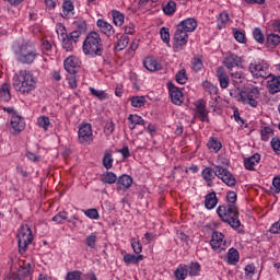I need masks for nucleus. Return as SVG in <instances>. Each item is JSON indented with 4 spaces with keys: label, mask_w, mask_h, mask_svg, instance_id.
Wrapping results in <instances>:
<instances>
[{
    "label": "nucleus",
    "mask_w": 280,
    "mask_h": 280,
    "mask_svg": "<svg viewBox=\"0 0 280 280\" xmlns=\"http://www.w3.org/2000/svg\"><path fill=\"white\" fill-rule=\"evenodd\" d=\"M82 51L84 56H91V58H97L104 54V43L100 33L92 31L83 40Z\"/></svg>",
    "instance_id": "1"
},
{
    "label": "nucleus",
    "mask_w": 280,
    "mask_h": 280,
    "mask_svg": "<svg viewBox=\"0 0 280 280\" xmlns=\"http://www.w3.org/2000/svg\"><path fill=\"white\" fill-rule=\"evenodd\" d=\"M217 213L222 222L229 224L232 229H240L242 222L240 221V210L236 205L219 206Z\"/></svg>",
    "instance_id": "2"
},
{
    "label": "nucleus",
    "mask_w": 280,
    "mask_h": 280,
    "mask_svg": "<svg viewBox=\"0 0 280 280\" xmlns=\"http://www.w3.org/2000/svg\"><path fill=\"white\" fill-rule=\"evenodd\" d=\"M13 88L19 93H32L36 89V81L34 80V74L26 70H21L13 77Z\"/></svg>",
    "instance_id": "3"
},
{
    "label": "nucleus",
    "mask_w": 280,
    "mask_h": 280,
    "mask_svg": "<svg viewBox=\"0 0 280 280\" xmlns=\"http://www.w3.org/2000/svg\"><path fill=\"white\" fill-rule=\"evenodd\" d=\"M20 255H25L27 246L34 241V235L28 225H22L16 235Z\"/></svg>",
    "instance_id": "4"
},
{
    "label": "nucleus",
    "mask_w": 280,
    "mask_h": 280,
    "mask_svg": "<svg viewBox=\"0 0 280 280\" xmlns=\"http://www.w3.org/2000/svg\"><path fill=\"white\" fill-rule=\"evenodd\" d=\"M240 100L243 104L252 106V108H257L259 102V88L254 86L249 91H240Z\"/></svg>",
    "instance_id": "5"
},
{
    "label": "nucleus",
    "mask_w": 280,
    "mask_h": 280,
    "mask_svg": "<svg viewBox=\"0 0 280 280\" xmlns=\"http://www.w3.org/2000/svg\"><path fill=\"white\" fill-rule=\"evenodd\" d=\"M214 174L228 187H235V185H237V179L235 178V176H233V173L230 172L229 168H224L223 166L217 165Z\"/></svg>",
    "instance_id": "6"
},
{
    "label": "nucleus",
    "mask_w": 280,
    "mask_h": 280,
    "mask_svg": "<svg viewBox=\"0 0 280 280\" xmlns=\"http://www.w3.org/2000/svg\"><path fill=\"white\" fill-rule=\"evenodd\" d=\"M19 60L20 62H23V65H32V62L36 60V54H34V46L30 43L21 46Z\"/></svg>",
    "instance_id": "7"
},
{
    "label": "nucleus",
    "mask_w": 280,
    "mask_h": 280,
    "mask_svg": "<svg viewBox=\"0 0 280 280\" xmlns=\"http://www.w3.org/2000/svg\"><path fill=\"white\" fill-rule=\"evenodd\" d=\"M249 71L254 78H270V72L268 71V65L265 61H254L249 65Z\"/></svg>",
    "instance_id": "8"
},
{
    "label": "nucleus",
    "mask_w": 280,
    "mask_h": 280,
    "mask_svg": "<svg viewBox=\"0 0 280 280\" xmlns=\"http://www.w3.org/2000/svg\"><path fill=\"white\" fill-rule=\"evenodd\" d=\"M78 135L79 143H81V145H91L93 142V127L91 124L81 125Z\"/></svg>",
    "instance_id": "9"
},
{
    "label": "nucleus",
    "mask_w": 280,
    "mask_h": 280,
    "mask_svg": "<svg viewBox=\"0 0 280 280\" xmlns=\"http://www.w3.org/2000/svg\"><path fill=\"white\" fill-rule=\"evenodd\" d=\"M243 63H244V59L233 52H228L223 62L224 67H226L229 71H233L235 67H238L242 69Z\"/></svg>",
    "instance_id": "10"
},
{
    "label": "nucleus",
    "mask_w": 280,
    "mask_h": 280,
    "mask_svg": "<svg viewBox=\"0 0 280 280\" xmlns=\"http://www.w3.org/2000/svg\"><path fill=\"white\" fill-rule=\"evenodd\" d=\"M210 246L217 253H222L224 246H226V241H224V234L222 232H213L210 240Z\"/></svg>",
    "instance_id": "11"
},
{
    "label": "nucleus",
    "mask_w": 280,
    "mask_h": 280,
    "mask_svg": "<svg viewBox=\"0 0 280 280\" xmlns=\"http://www.w3.org/2000/svg\"><path fill=\"white\" fill-rule=\"evenodd\" d=\"M167 88L171 95V102H173L176 106H180L183 102L185 101V96L183 95V92L174 85V83L168 82Z\"/></svg>",
    "instance_id": "12"
},
{
    "label": "nucleus",
    "mask_w": 280,
    "mask_h": 280,
    "mask_svg": "<svg viewBox=\"0 0 280 280\" xmlns=\"http://www.w3.org/2000/svg\"><path fill=\"white\" fill-rule=\"evenodd\" d=\"M196 117L200 119V121H207L209 124V112L207 110V103L205 101H197L196 104Z\"/></svg>",
    "instance_id": "13"
},
{
    "label": "nucleus",
    "mask_w": 280,
    "mask_h": 280,
    "mask_svg": "<svg viewBox=\"0 0 280 280\" xmlns=\"http://www.w3.org/2000/svg\"><path fill=\"white\" fill-rule=\"evenodd\" d=\"M132 177L130 175H121L118 177L117 183H116V189L118 191H128L132 187Z\"/></svg>",
    "instance_id": "14"
},
{
    "label": "nucleus",
    "mask_w": 280,
    "mask_h": 280,
    "mask_svg": "<svg viewBox=\"0 0 280 280\" xmlns=\"http://www.w3.org/2000/svg\"><path fill=\"white\" fill-rule=\"evenodd\" d=\"M63 67L70 75H75L78 69H80V63L78 62V58L70 56L63 61Z\"/></svg>",
    "instance_id": "15"
},
{
    "label": "nucleus",
    "mask_w": 280,
    "mask_h": 280,
    "mask_svg": "<svg viewBox=\"0 0 280 280\" xmlns=\"http://www.w3.org/2000/svg\"><path fill=\"white\" fill-rule=\"evenodd\" d=\"M32 275V265L27 264L25 267H20L19 272H12L4 280H21V277H30Z\"/></svg>",
    "instance_id": "16"
},
{
    "label": "nucleus",
    "mask_w": 280,
    "mask_h": 280,
    "mask_svg": "<svg viewBox=\"0 0 280 280\" xmlns=\"http://www.w3.org/2000/svg\"><path fill=\"white\" fill-rule=\"evenodd\" d=\"M11 127L13 132H23L25 130V118L14 113L11 117Z\"/></svg>",
    "instance_id": "17"
},
{
    "label": "nucleus",
    "mask_w": 280,
    "mask_h": 280,
    "mask_svg": "<svg viewBox=\"0 0 280 280\" xmlns=\"http://www.w3.org/2000/svg\"><path fill=\"white\" fill-rule=\"evenodd\" d=\"M96 25L107 38L115 36V28L107 21L100 19L97 20Z\"/></svg>",
    "instance_id": "18"
},
{
    "label": "nucleus",
    "mask_w": 280,
    "mask_h": 280,
    "mask_svg": "<svg viewBox=\"0 0 280 280\" xmlns=\"http://www.w3.org/2000/svg\"><path fill=\"white\" fill-rule=\"evenodd\" d=\"M187 33V31L180 28V26H177L174 35V40L177 45H179V47H184V45H187L189 40V35Z\"/></svg>",
    "instance_id": "19"
},
{
    "label": "nucleus",
    "mask_w": 280,
    "mask_h": 280,
    "mask_svg": "<svg viewBox=\"0 0 280 280\" xmlns=\"http://www.w3.org/2000/svg\"><path fill=\"white\" fill-rule=\"evenodd\" d=\"M177 26L188 33L196 32V28L198 27V22L194 18H188L182 21Z\"/></svg>",
    "instance_id": "20"
},
{
    "label": "nucleus",
    "mask_w": 280,
    "mask_h": 280,
    "mask_svg": "<svg viewBox=\"0 0 280 280\" xmlns=\"http://www.w3.org/2000/svg\"><path fill=\"white\" fill-rule=\"evenodd\" d=\"M218 80L220 82L221 89H229V84L231 79H229V74L224 71V67H219L217 70Z\"/></svg>",
    "instance_id": "21"
},
{
    "label": "nucleus",
    "mask_w": 280,
    "mask_h": 280,
    "mask_svg": "<svg viewBox=\"0 0 280 280\" xmlns=\"http://www.w3.org/2000/svg\"><path fill=\"white\" fill-rule=\"evenodd\" d=\"M259 161H261V155L259 153H255L254 155L244 160L245 168L253 172L255 170V165H257Z\"/></svg>",
    "instance_id": "22"
},
{
    "label": "nucleus",
    "mask_w": 280,
    "mask_h": 280,
    "mask_svg": "<svg viewBox=\"0 0 280 280\" xmlns=\"http://www.w3.org/2000/svg\"><path fill=\"white\" fill-rule=\"evenodd\" d=\"M128 121H129V129L131 130H135L137 126H145V120L143 119V117L137 114L129 115Z\"/></svg>",
    "instance_id": "23"
},
{
    "label": "nucleus",
    "mask_w": 280,
    "mask_h": 280,
    "mask_svg": "<svg viewBox=\"0 0 280 280\" xmlns=\"http://www.w3.org/2000/svg\"><path fill=\"white\" fill-rule=\"evenodd\" d=\"M267 89L270 95H275V93H280V77H272V79L267 82Z\"/></svg>",
    "instance_id": "24"
},
{
    "label": "nucleus",
    "mask_w": 280,
    "mask_h": 280,
    "mask_svg": "<svg viewBox=\"0 0 280 280\" xmlns=\"http://www.w3.org/2000/svg\"><path fill=\"white\" fill-rule=\"evenodd\" d=\"M218 206V196L215 195V191L209 192L205 197V207L206 209H215Z\"/></svg>",
    "instance_id": "25"
},
{
    "label": "nucleus",
    "mask_w": 280,
    "mask_h": 280,
    "mask_svg": "<svg viewBox=\"0 0 280 280\" xmlns=\"http://www.w3.org/2000/svg\"><path fill=\"white\" fill-rule=\"evenodd\" d=\"M143 65L148 71H161L163 69L161 63L156 62L152 57L145 58Z\"/></svg>",
    "instance_id": "26"
},
{
    "label": "nucleus",
    "mask_w": 280,
    "mask_h": 280,
    "mask_svg": "<svg viewBox=\"0 0 280 280\" xmlns=\"http://www.w3.org/2000/svg\"><path fill=\"white\" fill-rule=\"evenodd\" d=\"M201 176H202L203 180H206V183H209L208 187H211V183L213 182V178H215V166H214V168L206 167L201 172Z\"/></svg>",
    "instance_id": "27"
},
{
    "label": "nucleus",
    "mask_w": 280,
    "mask_h": 280,
    "mask_svg": "<svg viewBox=\"0 0 280 280\" xmlns=\"http://www.w3.org/2000/svg\"><path fill=\"white\" fill-rule=\"evenodd\" d=\"M128 43H130V37L128 35H121L114 46L115 51H124L128 47Z\"/></svg>",
    "instance_id": "28"
},
{
    "label": "nucleus",
    "mask_w": 280,
    "mask_h": 280,
    "mask_svg": "<svg viewBox=\"0 0 280 280\" xmlns=\"http://www.w3.org/2000/svg\"><path fill=\"white\" fill-rule=\"evenodd\" d=\"M189 275V269L185 265H179L178 268L174 271L176 280H185Z\"/></svg>",
    "instance_id": "29"
},
{
    "label": "nucleus",
    "mask_w": 280,
    "mask_h": 280,
    "mask_svg": "<svg viewBox=\"0 0 280 280\" xmlns=\"http://www.w3.org/2000/svg\"><path fill=\"white\" fill-rule=\"evenodd\" d=\"M0 100L1 102H10L12 94L10 93V84L4 83L0 88Z\"/></svg>",
    "instance_id": "30"
},
{
    "label": "nucleus",
    "mask_w": 280,
    "mask_h": 280,
    "mask_svg": "<svg viewBox=\"0 0 280 280\" xmlns=\"http://www.w3.org/2000/svg\"><path fill=\"white\" fill-rule=\"evenodd\" d=\"M207 145L210 150H212V152H220V150H222V142L214 137L209 139Z\"/></svg>",
    "instance_id": "31"
},
{
    "label": "nucleus",
    "mask_w": 280,
    "mask_h": 280,
    "mask_svg": "<svg viewBox=\"0 0 280 280\" xmlns=\"http://www.w3.org/2000/svg\"><path fill=\"white\" fill-rule=\"evenodd\" d=\"M228 259H229V264H232V266H235V264L240 261V252H237V249L233 247L230 248L228 252Z\"/></svg>",
    "instance_id": "32"
},
{
    "label": "nucleus",
    "mask_w": 280,
    "mask_h": 280,
    "mask_svg": "<svg viewBox=\"0 0 280 280\" xmlns=\"http://www.w3.org/2000/svg\"><path fill=\"white\" fill-rule=\"evenodd\" d=\"M229 21H231V19L229 18V13L226 12H222L219 14L218 16V28L219 30H224V27H226V23H229Z\"/></svg>",
    "instance_id": "33"
},
{
    "label": "nucleus",
    "mask_w": 280,
    "mask_h": 280,
    "mask_svg": "<svg viewBox=\"0 0 280 280\" xmlns=\"http://www.w3.org/2000/svg\"><path fill=\"white\" fill-rule=\"evenodd\" d=\"M230 75L232 78V81L235 84H242L244 82V80H246V77L244 75V72L242 71H230Z\"/></svg>",
    "instance_id": "34"
},
{
    "label": "nucleus",
    "mask_w": 280,
    "mask_h": 280,
    "mask_svg": "<svg viewBox=\"0 0 280 280\" xmlns=\"http://www.w3.org/2000/svg\"><path fill=\"white\" fill-rule=\"evenodd\" d=\"M163 12L167 16L174 15V12H176V2L174 0H170L164 7Z\"/></svg>",
    "instance_id": "35"
},
{
    "label": "nucleus",
    "mask_w": 280,
    "mask_h": 280,
    "mask_svg": "<svg viewBox=\"0 0 280 280\" xmlns=\"http://www.w3.org/2000/svg\"><path fill=\"white\" fill-rule=\"evenodd\" d=\"M125 264H139V261H143V255H132V254H126L124 256Z\"/></svg>",
    "instance_id": "36"
},
{
    "label": "nucleus",
    "mask_w": 280,
    "mask_h": 280,
    "mask_svg": "<svg viewBox=\"0 0 280 280\" xmlns=\"http://www.w3.org/2000/svg\"><path fill=\"white\" fill-rule=\"evenodd\" d=\"M117 175L113 172H106L102 177V182L107 185H114V183H117Z\"/></svg>",
    "instance_id": "37"
},
{
    "label": "nucleus",
    "mask_w": 280,
    "mask_h": 280,
    "mask_svg": "<svg viewBox=\"0 0 280 280\" xmlns=\"http://www.w3.org/2000/svg\"><path fill=\"white\" fill-rule=\"evenodd\" d=\"M37 124L39 128H43V130H49V127L51 126V120L47 116H39L37 118Z\"/></svg>",
    "instance_id": "38"
},
{
    "label": "nucleus",
    "mask_w": 280,
    "mask_h": 280,
    "mask_svg": "<svg viewBox=\"0 0 280 280\" xmlns=\"http://www.w3.org/2000/svg\"><path fill=\"white\" fill-rule=\"evenodd\" d=\"M145 96H133L131 97V106L133 108H141V106H145Z\"/></svg>",
    "instance_id": "39"
},
{
    "label": "nucleus",
    "mask_w": 280,
    "mask_h": 280,
    "mask_svg": "<svg viewBox=\"0 0 280 280\" xmlns=\"http://www.w3.org/2000/svg\"><path fill=\"white\" fill-rule=\"evenodd\" d=\"M61 45L66 51H73V45H75V43H73V39H71L68 35L61 38Z\"/></svg>",
    "instance_id": "40"
},
{
    "label": "nucleus",
    "mask_w": 280,
    "mask_h": 280,
    "mask_svg": "<svg viewBox=\"0 0 280 280\" xmlns=\"http://www.w3.org/2000/svg\"><path fill=\"white\" fill-rule=\"evenodd\" d=\"M280 44V36L278 34H269L267 36L268 47H277Z\"/></svg>",
    "instance_id": "41"
},
{
    "label": "nucleus",
    "mask_w": 280,
    "mask_h": 280,
    "mask_svg": "<svg viewBox=\"0 0 280 280\" xmlns=\"http://www.w3.org/2000/svg\"><path fill=\"white\" fill-rule=\"evenodd\" d=\"M90 92L97 100H108V94L104 90H97L95 88H90Z\"/></svg>",
    "instance_id": "42"
},
{
    "label": "nucleus",
    "mask_w": 280,
    "mask_h": 280,
    "mask_svg": "<svg viewBox=\"0 0 280 280\" xmlns=\"http://www.w3.org/2000/svg\"><path fill=\"white\" fill-rule=\"evenodd\" d=\"M113 15V21L115 23V25H118V27H121V25H124V14L119 11H113L112 12Z\"/></svg>",
    "instance_id": "43"
},
{
    "label": "nucleus",
    "mask_w": 280,
    "mask_h": 280,
    "mask_svg": "<svg viewBox=\"0 0 280 280\" xmlns=\"http://www.w3.org/2000/svg\"><path fill=\"white\" fill-rule=\"evenodd\" d=\"M189 277H198L200 275V264L191 262L188 268Z\"/></svg>",
    "instance_id": "44"
},
{
    "label": "nucleus",
    "mask_w": 280,
    "mask_h": 280,
    "mask_svg": "<svg viewBox=\"0 0 280 280\" xmlns=\"http://www.w3.org/2000/svg\"><path fill=\"white\" fill-rule=\"evenodd\" d=\"M113 154L106 152L104 158H103V165L105 170H110L113 167Z\"/></svg>",
    "instance_id": "45"
},
{
    "label": "nucleus",
    "mask_w": 280,
    "mask_h": 280,
    "mask_svg": "<svg viewBox=\"0 0 280 280\" xmlns=\"http://www.w3.org/2000/svg\"><path fill=\"white\" fill-rule=\"evenodd\" d=\"M191 65H192L191 69L196 73H198V71H202L203 63H202V59H200V57H195L192 59Z\"/></svg>",
    "instance_id": "46"
},
{
    "label": "nucleus",
    "mask_w": 280,
    "mask_h": 280,
    "mask_svg": "<svg viewBox=\"0 0 280 280\" xmlns=\"http://www.w3.org/2000/svg\"><path fill=\"white\" fill-rule=\"evenodd\" d=\"M176 82L178 84H187V70L182 69L176 73Z\"/></svg>",
    "instance_id": "47"
},
{
    "label": "nucleus",
    "mask_w": 280,
    "mask_h": 280,
    "mask_svg": "<svg viewBox=\"0 0 280 280\" xmlns=\"http://www.w3.org/2000/svg\"><path fill=\"white\" fill-rule=\"evenodd\" d=\"M131 248L136 255H140V253L143 250V245H141V241L133 238L131 240Z\"/></svg>",
    "instance_id": "48"
},
{
    "label": "nucleus",
    "mask_w": 280,
    "mask_h": 280,
    "mask_svg": "<svg viewBox=\"0 0 280 280\" xmlns=\"http://www.w3.org/2000/svg\"><path fill=\"white\" fill-rule=\"evenodd\" d=\"M63 16H71L73 14V2L66 1L63 2Z\"/></svg>",
    "instance_id": "49"
},
{
    "label": "nucleus",
    "mask_w": 280,
    "mask_h": 280,
    "mask_svg": "<svg viewBox=\"0 0 280 280\" xmlns=\"http://www.w3.org/2000/svg\"><path fill=\"white\" fill-rule=\"evenodd\" d=\"M56 32L61 39L69 36V34L67 33V27H65V24L62 23H58L56 25Z\"/></svg>",
    "instance_id": "50"
},
{
    "label": "nucleus",
    "mask_w": 280,
    "mask_h": 280,
    "mask_svg": "<svg viewBox=\"0 0 280 280\" xmlns=\"http://www.w3.org/2000/svg\"><path fill=\"white\" fill-rule=\"evenodd\" d=\"M74 31L80 32V34H86V22L79 20L74 22Z\"/></svg>",
    "instance_id": "51"
},
{
    "label": "nucleus",
    "mask_w": 280,
    "mask_h": 280,
    "mask_svg": "<svg viewBox=\"0 0 280 280\" xmlns=\"http://www.w3.org/2000/svg\"><path fill=\"white\" fill-rule=\"evenodd\" d=\"M270 145H271L275 154L280 155V139L277 137L272 138L270 141Z\"/></svg>",
    "instance_id": "52"
},
{
    "label": "nucleus",
    "mask_w": 280,
    "mask_h": 280,
    "mask_svg": "<svg viewBox=\"0 0 280 280\" xmlns=\"http://www.w3.org/2000/svg\"><path fill=\"white\" fill-rule=\"evenodd\" d=\"M233 32L234 38L237 40V43H246V35L242 31L234 28Z\"/></svg>",
    "instance_id": "53"
},
{
    "label": "nucleus",
    "mask_w": 280,
    "mask_h": 280,
    "mask_svg": "<svg viewBox=\"0 0 280 280\" xmlns=\"http://www.w3.org/2000/svg\"><path fill=\"white\" fill-rule=\"evenodd\" d=\"M160 34L163 43H166V45H170V28L162 27L160 30Z\"/></svg>",
    "instance_id": "54"
},
{
    "label": "nucleus",
    "mask_w": 280,
    "mask_h": 280,
    "mask_svg": "<svg viewBox=\"0 0 280 280\" xmlns=\"http://www.w3.org/2000/svg\"><path fill=\"white\" fill-rule=\"evenodd\" d=\"M260 135H261V140L262 141H268V139H270V135H272V128L270 127H264L260 130Z\"/></svg>",
    "instance_id": "55"
},
{
    "label": "nucleus",
    "mask_w": 280,
    "mask_h": 280,
    "mask_svg": "<svg viewBox=\"0 0 280 280\" xmlns=\"http://www.w3.org/2000/svg\"><path fill=\"white\" fill-rule=\"evenodd\" d=\"M84 213L91 220H100V212L97 211V209H89Z\"/></svg>",
    "instance_id": "56"
},
{
    "label": "nucleus",
    "mask_w": 280,
    "mask_h": 280,
    "mask_svg": "<svg viewBox=\"0 0 280 280\" xmlns=\"http://www.w3.org/2000/svg\"><path fill=\"white\" fill-rule=\"evenodd\" d=\"M86 242V246H89L90 248H95V244L97 242V235L95 234H91L85 238Z\"/></svg>",
    "instance_id": "57"
},
{
    "label": "nucleus",
    "mask_w": 280,
    "mask_h": 280,
    "mask_svg": "<svg viewBox=\"0 0 280 280\" xmlns=\"http://www.w3.org/2000/svg\"><path fill=\"white\" fill-rule=\"evenodd\" d=\"M67 280H82V272L81 271H71L67 273Z\"/></svg>",
    "instance_id": "58"
},
{
    "label": "nucleus",
    "mask_w": 280,
    "mask_h": 280,
    "mask_svg": "<svg viewBox=\"0 0 280 280\" xmlns=\"http://www.w3.org/2000/svg\"><path fill=\"white\" fill-rule=\"evenodd\" d=\"M253 34H254V38H255V40H257V43L264 44L265 37H264V33L261 32L260 28H255Z\"/></svg>",
    "instance_id": "59"
},
{
    "label": "nucleus",
    "mask_w": 280,
    "mask_h": 280,
    "mask_svg": "<svg viewBox=\"0 0 280 280\" xmlns=\"http://www.w3.org/2000/svg\"><path fill=\"white\" fill-rule=\"evenodd\" d=\"M65 220H67V212H65V211L59 212L58 214H56L52 218V222H57L58 224H62V222H65Z\"/></svg>",
    "instance_id": "60"
},
{
    "label": "nucleus",
    "mask_w": 280,
    "mask_h": 280,
    "mask_svg": "<svg viewBox=\"0 0 280 280\" xmlns=\"http://www.w3.org/2000/svg\"><path fill=\"white\" fill-rule=\"evenodd\" d=\"M229 205H235L237 202V194L235 191H229L226 195Z\"/></svg>",
    "instance_id": "61"
},
{
    "label": "nucleus",
    "mask_w": 280,
    "mask_h": 280,
    "mask_svg": "<svg viewBox=\"0 0 280 280\" xmlns=\"http://www.w3.org/2000/svg\"><path fill=\"white\" fill-rule=\"evenodd\" d=\"M115 131V122L109 121L105 125L104 132L107 137H110V133Z\"/></svg>",
    "instance_id": "62"
},
{
    "label": "nucleus",
    "mask_w": 280,
    "mask_h": 280,
    "mask_svg": "<svg viewBox=\"0 0 280 280\" xmlns=\"http://www.w3.org/2000/svg\"><path fill=\"white\" fill-rule=\"evenodd\" d=\"M81 36L82 34L75 30L68 34V37L74 43V45L78 43V40H80Z\"/></svg>",
    "instance_id": "63"
},
{
    "label": "nucleus",
    "mask_w": 280,
    "mask_h": 280,
    "mask_svg": "<svg viewBox=\"0 0 280 280\" xmlns=\"http://www.w3.org/2000/svg\"><path fill=\"white\" fill-rule=\"evenodd\" d=\"M40 49L42 51H51V43L45 38H42Z\"/></svg>",
    "instance_id": "64"
}]
</instances>
